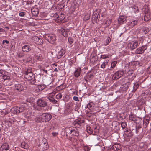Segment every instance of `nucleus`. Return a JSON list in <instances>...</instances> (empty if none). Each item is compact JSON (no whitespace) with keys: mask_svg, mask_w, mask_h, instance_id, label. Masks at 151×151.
Returning a JSON list of instances; mask_svg holds the SVG:
<instances>
[{"mask_svg":"<svg viewBox=\"0 0 151 151\" xmlns=\"http://www.w3.org/2000/svg\"><path fill=\"white\" fill-rule=\"evenodd\" d=\"M3 71L1 70H0V74H3Z\"/></svg>","mask_w":151,"mask_h":151,"instance_id":"5fc2aeb1","label":"nucleus"},{"mask_svg":"<svg viewBox=\"0 0 151 151\" xmlns=\"http://www.w3.org/2000/svg\"><path fill=\"white\" fill-rule=\"evenodd\" d=\"M45 73H47V70H44V71Z\"/></svg>","mask_w":151,"mask_h":151,"instance_id":"0e129e2a","label":"nucleus"},{"mask_svg":"<svg viewBox=\"0 0 151 151\" xmlns=\"http://www.w3.org/2000/svg\"><path fill=\"white\" fill-rule=\"evenodd\" d=\"M138 45V42L137 41H134L129 43L127 46L131 49L133 50L136 48Z\"/></svg>","mask_w":151,"mask_h":151,"instance_id":"6e6552de","label":"nucleus"},{"mask_svg":"<svg viewBox=\"0 0 151 151\" xmlns=\"http://www.w3.org/2000/svg\"><path fill=\"white\" fill-rule=\"evenodd\" d=\"M51 118L52 116L51 114L47 113H43L40 114L39 116L36 117L34 119L37 122H46L49 121Z\"/></svg>","mask_w":151,"mask_h":151,"instance_id":"f257e3e1","label":"nucleus"},{"mask_svg":"<svg viewBox=\"0 0 151 151\" xmlns=\"http://www.w3.org/2000/svg\"><path fill=\"white\" fill-rule=\"evenodd\" d=\"M133 8L134 9V11L135 13H137L138 11V7L136 6H134Z\"/></svg>","mask_w":151,"mask_h":151,"instance_id":"ea45409f","label":"nucleus"},{"mask_svg":"<svg viewBox=\"0 0 151 151\" xmlns=\"http://www.w3.org/2000/svg\"><path fill=\"white\" fill-rule=\"evenodd\" d=\"M106 63L105 62H104L101 65V67L103 68H104L105 67V66H106Z\"/></svg>","mask_w":151,"mask_h":151,"instance_id":"a18cd8bd","label":"nucleus"},{"mask_svg":"<svg viewBox=\"0 0 151 151\" xmlns=\"http://www.w3.org/2000/svg\"><path fill=\"white\" fill-rule=\"evenodd\" d=\"M81 68H78L74 72V75L76 77H78L80 74L81 72Z\"/></svg>","mask_w":151,"mask_h":151,"instance_id":"412c9836","label":"nucleus"},{"mask_svg":"<svg viewBox=\"0 0 151 151\" xmlns=\"http://www.w3.org/2000/svg\"><path fill=\"white\" fill-rule=\"evenodd\" d=\"M62 97V95L61 93H59L56 96V98L57 99H60Z\"/></svg>","mask_w":151,"mask_h":151,"instance_id":"e433bc0d","label":"nucleus"},{"mask_svg":"<svg viewBox=\"0 0 151 151\" xmlns=\"http://www.w3.org/2000/svg\"><path fill=\"white\" fill-rule=\"evenodd\" d=\"M32 14L34 17L37 16L39 13L37 9H33L31 10Z\"/></svg>","mask_w":151,"mask_h":151,"instance_id":"4be33fe9","label":"nucleus"},{"mask_svg":"<svg viewBox=\"0 0 151 151\" xmlns=\"http://www.w3.org/2000/svg\"><path fill=\"white\" fill-rule=\"evenodd\" d=\"M121 126L123 129H124L127 126V124L125 122H122L121 123Z\"/></svg>","mask_w":151,"mask_h":151,"instance_id":"72a5a7b5","label":"nucleus"},{"mask_svg":"<svg viewBox=\"0 0 151 151\" xmlns=\"http://www.w3.org/2000/svg\"><path fill=\"white\" fill-rule=\"evenodd\" d=\"M85 121L83 120H81L80 119H78L75 121L73 123V124L74 126L77 127H80L82 123H84Z\"/></svg>","mask_w":151,"mask_h":151,"instance_id":"9b49d317","label":"nucleus"},{"mask_svg":"<svg viewBox=\"0 0 151 151\" xmlns=\"http://www.w3.org/2000/svg\"><path fill=\"white\" fill-rule=\"evenodd\" d=\"M7 114H8V113L7 112H5V113H4L5 114V115Z\"/></svg>","mask_w":151,"mask_h":151,"instance_id":"e2e57ef3","label":"nucleus"},{"mask_svg":"<svg viewBox=\"0 0 151 151\" xmlns=\"http://www.w3.org/2000/svg\"><path fill=\"white\" fill-rule=\"evenodd\" d=\"M127 76L129 81H132L135 77L136 74L134 70H130L128 71Z\"/></svg>","mask_w":151,"mask_h":151,"instance_id":"423d86ee","label":"nucleus"},{"mask_svg":"<svg viewBox=\"0 0 151 151\" xmlns=\"http://www.w3.org/2000/svg\"><path fill=\"white\" fill-rule=\"evenodd\" d=\"M5 28H6V29H9V28L8 27H5Z\"/></svg>","mask_w":151,"mask_h":151,"instance_id":"052dcab7","label":"nucleus"},{"mask_svg":"<svg viewBox=\"0 0 151 151\" xmlns=\"http://www.w3.org/2000/svg\"><path fill=\"white\" fill-rule=\"evenodd\" d=\"M93 104L91 103H90L88 104L87 105V107L89 109H90L93 106Z\"/></svg>","mask_w":151,"mask_h":151,"instance_id":"c9c22d12","label":"nucleus"},{"mask_svg":"<svg viewBox=\"0 0 151 151\" xmlns=\"http://www.w3.org/2000/svg\"><path fill=\"white\" fill-rule=\"evenodd\" d=\"M9 146L7 143H4L1 147V150L2 151H6L9 149Z\"/></svg>","mask_w":151,"mask_h":151,"instance_id":"dca6fc26","label":"nucleus"},{"mask_svg":"<svg viewBox=\"0 0 151 151\" xmlns=\"http://www.w3.org/2000/svg\"><path fill=\"white\" fill-rule=\"evenodd\" d=\"M1 87V84L0 83V88Z\"/></svg>","mask_w":151,"mask_h":151,"instance_id":"69168bd1","label":"nucleus"},{"mask_svg":"<svg viewBox=\"0 0 151 151\" xmlns=\"http://www.w3.org/2000/svg\"><path fill=\"white\" fill-rule=\"evenodd\" d=\"M31 60L32 58L30 56H28L26 60L27 62H29Z\"/></svg>","mask_w":151,"mask_h":151,"instance_id":"79ce46f5","label":"nucleus"},{"mask_svg":"<svg viewBox=\"0 0 151 151\" xmlns=\"http://www.w3.org/2000/svg\"><path fill=\"white\" fill-rule=\"evenodd\" d=\"M73 142H75L76 141V139L74 137H73L71 136H70V138H67Z\"/></svg>","mask_w":151,"mask_h":151,"instance_id":"f704fd0d","label":"nucleus"},{"mask_svg":"<svg viewBox=\"0 0 151 151\" xmlns=\"http://www.w3.org/2000/svg\"><path fill=\"white\" fill-rule=\"evenodd\" d=\"M59 32L61 33L64 37H67V34L66 32L65 31V30L63 28H61L58 30Z\"/></svg>","mask_w":151,"mask_h":151,"instance_id":"a211bd4d","label":"nucleus"},{"mask_svg":"<svg viewBox=\"0 0 151 151\" xmlns=\"http://www.w3.org/2000/svg\"><path fill=\"white\" fill-rule=\"evenodd\" d=\"M86 130L87 132L90 134H92L93 132L92 130L90 127H87Z\"/></svg>","mask_w":151,"mask_h":151,"instance_id":"c756f323","label":"nucleus"},{"mask_svg":"<svg viewBox=\"0 0 151 151\" xmlns=\"http://www.w3.org/2000/svg\"><path fill=\"white\" fill-rule=\"evenodd\" d=\"M2 78L4 80H9L10 79V77L6 75H3L2 76Z\"/></svg>","mask_w":151,"mask_h":151,"instance_id":"473e14b6","label":"nucleus"},{"mask_svg":"<svg viewBox=\"0 0 151 151\" xmlns=\"http://www.w3.org/2000/svg\"><path fill=\"white\" fill-rule=\"evenodd\" d=\"M31 50L30 47L28 45H25L22 47V50L24 52H27Z\"/></svg>","mask_w":151,"mask_h":151,"instance_id":"f3484780","label":"nucleus"},{"mask_svg":"<svg viewBox=\"0 0 151 151\" xmlns=\"http://www.w3.org/2000/svg\"><path fill=\"white\" fill-rule=\"evenodd\" d=\"M109 57V56L106 55H102L101 56L100 58L103 59H105Z\"/></svg>","mask_w":151,"mask_h":151,"instance_id":"4c0bfd02","label":"nucleus"},{"mask_svg":"<svg viewBox=\"0 0 151 151\" xmlns=\"http://www.w3.org/2000/svg\"><path fill=\"white\" fill-rule=\"evenodd\" d=\"M126 84H127L128 85H129L130 84V83L129 82H128L126 83Z\"/></svg>","mask_w":151,"mask_h":151,"instance_id":"4d7b16f0","label":"nucleus"},{"mask_svg":"<svg viewBox=\"0 0 151 151\" xmlns=\"http://www.w3.org/2000/svg\"><path fill=\"white\" fill-rule=\"evenodd\" d=\"M147 45H142L140 47L137 48L135 50V53L137 54H140L144 53L145 51L147 49Z\"/></svg>","mask_w":151,"mask_h":151,"instance_id":"0eeeda50","label":"nucleus"},{"mask_svg":"<svg viewBox=\"0 0 151 151\" xmlns=\"http://www.w3.org/2000/svg\"><path fill=\"white\" fill-rule=\"evenodd\" d=\"M63 6V8L64 7V6Z\"/></svg>","mask_w":151,"mask_h":151,"instance_id":"774afa93","label":"nucleus"},{"mask_svg":"<svg viewBox=\"0 0 151 151\" xmlns=\"http://www.w3.org/2000/svg\"><path fill=\"white\" fill-rule=\"evenodd\" d=\"M137 23V21L136 20H132L129 22V25L131 27H134Z\"/></svg>","mask_w":151,"mask_h":151,"instance_id":"aec40b11","label":"nucleus"},{"mask_svg":"<svg viewBox=\"0 0 151 151\" xmlns=\"http://www.w3.org/2000/svg\"><path fill=\"white\" fill-rule=\"evenodd\" d=\"M48 98L50 101L52 103H53L56 104L57 102V101L56 100H55L53 98L48 97Z\"/></svg>","mask_w":151,"mask_h":151,"instance_id":"bb28decb","label":"nucleus"},{"mask_svg":"<svg viewBox=\"0 0 151 151\" xmlns=\"http://www.w3.org/2000/svg\"><path fill=\"white\" fill-rule=\"evenodd\" d=\"M52 65H55V66H57V64H55V63H54L52 64Z\"/></svg>","mask_w":151,"mask_h":151,"instance_id":"bf43d9fd","label":"nucleus"},{"mask_svg":"<svg viewBox=\"0 0 151 151\" xmlns=\"http://www.w3.org/2000/svg\"><path fill=\"white\" fill-rule=\"evenodd\" d=\"M23 56V55H21L20 54L18 55V56L20 58H21V57H22Z\"/></svg>","mask_w":151,"mask_h":151,"instance_id":"864d4df0","label":"nucleus"},{"mask_svg":"<svg viewBox=\"0 0 151 151\" xmlns=\"http://www.w3.org/2000/svg\"><path fill=\"white\" fill-rule=\"evenodd\" d=\"M90 16L89 15H85L84 17V19L85 20H87L90 19Z\"/></svg>","mask_w":151,"mask_h":151,"instance_id":"49530a36","label":"nucleus"},{"mask_svg":"<svg viewBox=\"0 0 151 151\" xmlns=\"http://www.w3.org/2000/svg\"><path fill=\"white\" fill-rule=\"evenodd\" d=\"M114 145L116 146V151H118L120 149V145Z\"/></svg>","mask_w":151,"mask_h":151,"instance_id":"a19ab883","label":"nucleus"},{"mask_svg":"<svg viewBox=\"0 0 151 151\" xmlns=\"http://www.w3.org/2000/svg\"><path fill=\"white\" fill-rule=\"evenodd\" d=\"M29 83L31 84H35V83H37L36 82V79L35 78L33 79H32L31 80H29Z\"/></svg>","mask_w":151,"mask_h":151,"instance_id":"cd10ccee","label":"nucleus"},{"mask_svg":"<svg viewBox=\"0 0 151 151\" xmlns=\"http://www.w3.org/2000/svg\"><path fill=\"white\" fill-rule=\"evenodd\" d=\"M26 105V104H24L23 105H22L20 107L17 106L13 107L11 109V111L12 113H14V114L22 112L25 110Z\"/></svg>","mask_w":151,"mask_h":151,"instance_id":"7ed1b4c3","label":"nucleus"},{"mask_svg":"<svg viewBox=\"0 0 151 151\" xmlns=\"http://www.w3.org/2000/svg\"><path fill=\"white\" fill-rule=\"evenodd\" d=\"M5 43H6L8 44L9 43V41L7 40H3L2 42L3 44H4Z\"/></svg>","mask_w":151,"mask_h":151,"instance_id":"3c124183","label":"nucleus"},{"mask_svg":"<svg viewBox=\"0 0 151 151\" xmlns=\"http://www.w3.org/2000/svg\"><path fill=\"white\" fill-rule=\"evenodd\" d=\"M139 86V84L138 83H135L133 86V89L132 91L133 92H135Z\"/></svg>","mask_w":151,"mask_h":151,"instance_id":"a878e982","label":"nucleus"},{"mask_svg":"<svg viewBox=\"0 0 151 151\" xmlns=\"http://www.w3.org/2000/svg\"><path fill=\"white\" fill-rule=\"evenodd\" d=\"M143 12L145 14L144 18V21H148L151 19V15L148 9L147 8H144L143 9Z\"/></svg>","mask_w":151,"mask_h":151,"instance_id":"39448f33","label":"nucleus"},{"mask_svg":"<svg viewBox=\"0 0 151 151\" xmlns=\"http://www.w3.org/2000/svg\"><path fill=\"white\" fill-rule=\"evenodd\" d=\"M68 41L70 44H72L73 43V40L71 39H70L69 38L68 39Z\"/></svg>","mask_w":151,"mask_h":151,"instance_id":"603ef678","label":"nucleus"},{"mask_svg":"<svg viewBox=\"0 0 151 151\" xmlns=\"http://www.w3.org/2000/svg\"><path fill=\"white\" fill-rule=\"evenodd\" d=\"M3 29L1 28H0V32H3Z\"/></svg>","mask_w":151,"mask_h":151,"instance_id":"13d9d810","label":"nucleus"},{"mask_svg":"<svg viewBox=\"0 0 151 151\" xmlns=\"http://www.w3.org/2000/svg\"><path fill=\"white\" fill-rule=\"evenodd\" d=\"M96 18H97V19H98V16H97Z\"/></svg>","mask_w":151,"mask_h":151,"instance_id":"338daca9","label":"nucleus"},{"mask_svg":"<svg viewBox=\"0 0 151 151\" xmlns=\"http://www.w3.org/2000/svg\"><path fill=\"white\" fill-rule=\"evenodd\" d=\"M48 41L52 44L56 40V37L53 35H50L48 36Z\"/></svg>","mask_w":151,"mask_h":151,"instance_id":"4468645a","label":"nucleus"},{"mask_svg":"<svg viewBox=\"0 0 151 151\" xmlns=\"http://www.w3.org/2000/svg\"><path fill=\"white\" fill-rule=\"evenodd\" d=\"M66 136L67 138H70L72 135L78 136L79 135L78 131L76 127H68L65 128Z\"/></svg>","mask_w":151,"mask_h":151,"instance_id":"f03ea898","label":"nucleus"},{"mask_svg":"<svg viewBox=\"0 0 151 151\" xmlns=\"http://www.w3.org/2000/svg\"><path fill=\"white\" fill-rule=\"evenodd\" d=\"M45 88V86L44 85H40L37 86L35 88L37 92H39L40 91H42Z\"/></svg>","mask_w":151,"mask_h":151,"instance_id":"2eb2a0df","label":"nucleus"},{"mask_svg":"<svg viewBox=\"0 0 151 151\" xmlns=\"http://www.w3.org/2000/svg\"><path fill=\"white\" fill-rule=\"evenodd\" d=\"M19 15L20 16L23 17L24 15V12H22L19 13Z\"/></svg>","mask_w":151,"mask_h":151,"instance_id":"8fccbe9b","label":"nucleus"},{"mask_svg":"<svg viewBox=\"0 0 151 151\" xmlns=\"http://www.w3.org/2000/svg\"><path fill=\"white\" fill-rule=\"evenodd\" d=\"M43 145L42 151H46L47 150L49 147L48 143L47 140L45 139H43Z\"/></svg>","mask_w":151,"mask_h":151,"instance_id":"ddd939ff","label":"nucleus"},{"mask_svg":"<svg viewBox=\"0 0 151 151\" xmlns=\"http://www.w3.org/2000/svg\"><path fill=\"white\" fill-rule=\"evenodd\" d=\"M67 1V3H68L70 1V0H65Z\"/></svg>","mask_w":151,"mask_h":151,"instance_id":"680f3d73","label":"nucleus"},{"mask_svg":"<svg viewBox=\"0 0 151 151\" xmlns=\"http://www.w3.org/2000/svg\"><path fill=\"white\" fill-rule=\"evenodd\" d=\"M21 146L22 148L24 149H27L28 148V145L24 142H23L21 144Z\"/></svg>","mask_w":151,"mask_h":151,"instance_id":"393cba45","label":"nucleus"},{"mask_svg":"<svg viewBox=\"0 0 151 151\" xmlns=\"http://www.w3.org/2000/svg\"><path fill=\"white\" fill-rule=\"evenodd\" d=\"M33 38L36 44L40 45L43 43V41L42 40L38 37L35 36L33 37Z\"/></svg>","mask_w":151,"mask_h":151,"instance_id":"f8f14e48","label":"nucleus"},{"mask_svg":"<svg viewBox=\"0 0 151 151\" xmlns=\"http://www.w3.org/2000/svg\"><path fill=\"white\" fill-rule=\"evenodd\" d=\"M15 89L19 91H20L22 90V86L20 84L16 85L15 86Z\"/></svg>","mask_w":151,"mask_h":151,"instance_id":"b1692460","label":"nucleus"},{"mask_svg":"<svg viewBox=\"0 0 151 151\" xmlns=\"http://www.w3.org/2000/svg\"><path fill=\"white\" fill-rule=\"evenodd\" d=\"M117 63L116 61H114L111 63V67L112 68H114L116 66V65Z\"/></svg>","mask_w":151,"mask_h":151,"instance_id":"2f4dec72","label":"nucleus"},{"mask_svg":"<svg viewBox=\"0 0 151 151\" xmlns=\"http://www.w3.org/2000/svg\"><path fill=\"white\" fill-rule=\"evenodd\" d=\"M116 146L114 145H113L111 148L110 150L111 151H116Z\"/></svg>","mask_w":151,"mask_h":151,"instance_id":"37998d69","label":"nucleus"},{"mask_svg":"<svg viewBox=\"0 0 151 151\" xmlns=\"http://www.w3.org/2000/svg\"><path fill=\"white\" fill-rule=\"evenodd\" d=\"M65 54L63 50H61L58 53L57 55V58L58 59L60 58L62 56Z\"/></svg>","mask_w":151,"mask_h":151,"instance_id":"5701e85b","label":"nucleus"},{"mask_svg":"<svg viewBox=\"0 0 151 151\" xmlns=\"http://www.w3.org/2000/svg\"><path fill=\"white\" fill-rule=\"evenodd\" d=\"M73 99L74 100L76 101H79V100L78 99V97L77 96H74L73 97Z\"/></svg>","mask_w":151,"mask_h":151,"instance_id":"09e8293b","label":"nucleus"},{"mask_svg":"<svg viewBox=\"0 0 151 151\" xmlns=\"http://www.w3.org/2000/svg\"><path fill=\"white\" fill-rule=\"evenodd\" d=\"M111 23V19H107L105 22V24L107 26H109Z\"/></svg>","mask_w":151,"mask_h":151,"instance_id":"c85d7f7f","label":"nucleus"},{"mask_svg":"<svg viewBox=\"0 0 151 151\" xmlns=\"http://www.w3.org/2000/svg\"><path fill=\"white\" fill-rule=\"evenodd\" d=\"M37 104L39 106L42 107H45L47 105L46 101L42 99H39L38 100L37 102Z\"/></svg>","mask_w":151,"mask_h":151,"instance_id":"9d476101","label":"nucleus"},{"mask_svg":"<svg viewBox=\"0 0 151 151\" xmlns=\"http://www.w3.org/2000/svg\"><path fill=\"white\" fill-rule=\"evenodd\" d=\"M134 116L132 114H131L129 115V120L132 121H134Z\"/></svg>","mask_w":151,"mask_h":151,"instance_id":"58836bf2","label":"nucleus"},{"mask_svg":"<svg viewBox=\"0 0 151 151\" xmlns=\"http://www.w3.org/2000/svg\"><path fill=\"white\" fill-rule=\"evenodd\" d=\"M124 74L122 71H118L116 72L112 76V78L114 80H116L119 78Z\"/></svg>","mask_w":151,"mask_h":151,"instance_id":"1a4fd4ad","label":"nucleus"},{"mask_svg":"<svg viewBox=\"0 0 151 151\" xmlns=\"http://www.w3.org/2000/svg\"><path fill=\"white\" fill-rule=\"evenodd\" d=\"M25 78L28 80H31L35 78V75L32 72L31 68H29L24 74Z\"/></svg>","mask_w":151,"mask_h":151,"instance_id":"20e7f679","label":"nucleus"},{"mask_svg":"<svg viewBox=\"0 0 151 151\" xmlns=\"http://www.w3.org/2000/svg\"><path fill=\"white\" fill-rule=\"evenodd\" d=\"M149 31V29L147 27H145L142 29V31L144 34H146Z\"/></svg>","mask_w":151,"mask_h":151,"instance_id":"7c9ffc66","label":"nucleus"},{"mask_svg":"<svg viewBox=\"0 0 151 151\" xmlns=\"http://www.w3.org/2000/svg\"><path fill=\"white\" fill-rule=\"evenodd\" d=\"M58 70L57 69V68H56L54 69V71L55 72H58Z\"/></svg>","mask_w":151,"mask_h":151,"instance_id":"6e6d98bb","label":"nucleus"},{"mask_svg":"<svg viewBox=\"0 0 151 151\" xmlns=\"http://www.w3.org/2000/svg\"><path fill=\"white\" fill-rule=\"evenodd\" d=\"M126 18L124 16H121L118 19V22L120 24H122L126 21Z\"/></svg>","mask_w":151,"mask_h":151,"instance_id":"6ab92c4d","label":"nucleus"},{"mask_svg":"<svg viewBox=\"0 0 151 151\" xmlns=\"http://www.w3.org/2000/svg\"><path fill=\"white\" fill-rule=\"evenodd\" d=\"M36 59L38 60L39 61L41 60V58L40 56H37L35 57Z\"/></svg>","mask_w":151,"mask_h":151,"instance_id":"de8ad7c7","label":"nucleus"},{"mask_svg":"<svg viewBox=\"0 0 151 151\" xmlns=\"http://www.w3.org/2000/svg\"><path fill=\"white\" fill-rule=\"evenodd\" d=\"M58 134L57 132H53L52 133V135L53 137H55L58 135Z\"/></svg>","mask_w":151,"mask_h":151,"instance_id":"c03bdc74","label":"nucleus"}]
</instances>
